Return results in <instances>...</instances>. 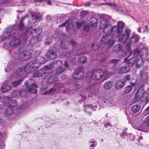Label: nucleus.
<instances>
[{
  "label": "nucleus",
  "mask_w": 149,
  "mask_h": 149,
  "mask_svg": "<svg viewBox=\"0 0 149 149\" xmlns=\"http://www.w3.org/2000/svg\"><path fill=\"white\" fill-rule=\"evenodd\" d=\"M46 61L45 59L42 57H38L30 61L24 67L19 68L16 72H13L10 75V79H13L17 76L22 75L24 72L30 73L39 68L41 64Z\"/></svg>",
  "instance_id": "obj_1"
},
{
  "label": "nucleus",
  "mask_w": 149,
  "mask_h": 149,
  "mask_svg": "<svg viewBox=\"0 0 149 149\" xmlns=\"http://www.w3.org/2000/svg\"><path fill=\"white\" fill-rule=\"evenodd\" d=\"M135 98L137 100H141V103L143 107L149 102L148 94L144 93V90L142 88H140L138 90Z\"/></svg>",
  "instance_id": "obj_2"
},
{
  "label": "nucleus",
  "mask_w": 149,
  "mask_h": 149,
  "mask_svg": "<svg viewBox=\"0 0 149 149\" xmlns=\"http://www.w3.org/2000/svg\"><path fill=\"white\" fill-rule=\"evenodd\" d=\"M109 17L104 16L99 25L100 28L103 29V32L106 33H112V28L110 26V19Z\"/></svg>",
  "instance_id": "obj_3"
},
{
  "label": "nucleus",
  "mask_w": 149,
  "mask_h": 149,
  "mask_svg": "<svg viewBox=\"0 0 149 149\" xmlns=\"http://www.w3.org/2000/svg\"><path fill=\"white\" fill-rule=\"evenodd\" d=\"M134 57L130 58L127 63L128 65L130 67L133 66L135 63L137 68H140L143 65V62L142 58L139 59V55L137 52H133Z\"/></svg>",
  "instance_id": "obj_4"
},
{
  "label": "nucleus",
  "mask_w": 149,
  "mask_h": 149,
  "mask_svg": "<svg viewBox=\"0 0 149 149\" xmlns=\"http://www.w3.org/2000/svg\"><path fill=\"white\" fill-rule=\"evenodd\" d=\"M42 32V29L40 28H38L32 30L31 33L34 34L36 36L30 39L29 43L30 45L32 47H37L38 42V40L37 36L40 35Z\"/></svg>",
  "instance_id": "obj_5"
},
{
  "label": "nucleus",
  "mask_w": 149,
  "mask_h": 149,
  "mask_svg": "<svg viewBox=\"0 0 149 149\" xmlns=\"http://www.w3.org/2000/svg\"><path fill=\"white\" fill-rule=\"evenodd\" d=\"M104 33L105 35L102 38L101 42L103 44H108L109 46L111 47L116 40V36L111 33Z\"/></svg>",
  "instance_id": "obj_6"
},
{
  "label": "nucleus",
  "mask_w": 149,
  "mask_h": 149,
  "mask_svg": "<svg viewBox=\"0 0 149 149\" xmlns=\"http://www.w3.org/2000/svg\"><path fill=\"white\" fill-rule=\"evenodd\" d=\"M21 42V40L19 37L13 36L8 44H4V46L8 49H9L10 48H15L20 45Z\"/></svg>",
  "instance_id": "obj_7"
},
{
  "label": "nucleus",
  "mask_w": 149,
  "mask_h": 149,
  "mask_svg": "<svg viewBox=\"0 0 149 149\" xmlns=\"http://www.w3.org/2000/svg\"><path fill=\"white\" fill-rule=\"evenodd\" d=\"M18 52L19 54L18 58L20 61H27L30 58L31 54L29 51L25 50L22 48H20L18 49Z\"/></svg>",
  "instance_id": "obj_8"
},
{
  "label": "nucleus",
  "mask_w": 149,
  "mask_h": 149,
  "mask_svg": "<svg viewBox=\"0 0 149 149\" xmlns=\"http://www.w3.org/2000/svg\"><path fill=\"white\" fill-rule=\"evenodd\" d=\"M104 71L101 69H97L91 71L88 73V75H91L93 80H98L101 79L104 76Z\"/></svg>",
  "instance_id": "obj_9"
},
{
  "label": "nucleus",
  "mask_w": 149,
  "mask_h": 149,
  "mask_svg": "<svg viewBox=\"0 0 149 149\" xmlns=\"http://www.w3.org/2000/svg\"><path fill=\"white\" fill-rule=\"evenodd\" d=\"M131 33V31L128 29H126L124 32L122 31V33L119 36H116V38L117 37H118V40L122 41L124 43H127L129 39V37Z\"/></svg>",
  "instance_id": "obj_10"
},
{
  "label": "nucleus",
  "mask_w": 149,
  "mask_h": 149,
  "mask_svg": "<svg viewBox=\"0 0 149 149\" xmlns=\"http://www.w3.org/2000/svg\"><path fill=\"white\" fill-rule=\"evenodd\" d=\"M124 25V24L123 22H119L118 23V26H114L112 27V34L116 36L120 35L122 33V29Z\"/></svg>",
  "instance_id": "obj_11"
},
{
  "label": "nucleus",
  "mask_w": 149,
  "mask_h": 149,
  "mask_svg": "<svg viewBox=\"0 0 149 149\" xmlns=\"http://www.w3.org/2000/svg\"><path fill=\"white\" fill-rule=\"evenodd\" d=\"M24 85L27 88V90L31 93H37L36 88H38L39 86L34 84H31L30 82L27 81L25 83Z\"/></svg>",
  "instance_id": "obj_12"
},
{
  "label": "nucleus",
  "mask_w": 149,
  "mask_h": 149,
  "mask_svg": "<svg viewBox=\"0 0 149 149\" xmlns=\"http://www.w3.org/2000/svg\"><path fill=\"white\" fill-rule=\"evenodd\" d=\"M53 67L57 69L56 71V74H59L64 71L65 69L63 68H61L63 65L62 62L59 60L54 61L53 62Z\"/></svg>",
  "instance_id": "obj_13"
},
{
  "label": "nucleus",
  "mask_w": 149,
  "mask_h": 149,
  "mask_svg": "<svg viewBox=\"0 0 149 149\" xmlns=\"http://www.w3.org/2000/svg\"><path fill=\"white\" fill-rule=\"evenodd\" d=\"M15 31L13 27L8 28L6 29L5 32L1 38H3V40L9 38L11 36L14 35Z\"/></svg>",
  "instance_id": "obj_14"
},
{
  "label": "nucleus",
  "mask_w": 149,
  "mask_h": 149,
  "mask_svg": "<svg viewBox=\"0 0 149 149\" xmlns=\"http://www.w3.org/2000/svg\"><path fill=\"white\" fill-rule=\"evenodd\" d=\"M139 76L142 82H146L147 79V73L146 70L145 69L141 70L140 72Z\"/></svg>",
  "instance_id": "obj_15"
},
{
  "label": "nucleus",
  "mask_w": 149,
  "mask_h": 149,
  "mask_svg": "<svg viewBox=\"0 0 149 149\" xmlns=\"http://www.w3.org/2000/svg\"><path fill=\"white\" fill-rule=\"evenodd\" d=\"M140 38L139 36L133 35L129 39L127 42V45H130L133 43H136Z\"/></svg>",
  "instance_id": "obj_16"
},
{
  "label": "nucleus",
  "mask_w": 149,
  "mask_h": 149,
  "mask_svg": "<svg viewBox=\"0 0 149 149\" xmlns=\"http://www.w3.org/2000/svg\"><path fill=\"white\" fill-rule=\"evenodd\" d=\"M96 106H93L91 105H87L84 106V111L86 113L90 114H91V110L95 111L96 109Z\"/></svg>",
  "instance_id": "obj_17"
},
{
  "label": "nucleus",
  "mask_w": 149,
  "mask_h": 149,
  "mask_svg": "<svg viewBox=\"0 0 149 149\" xmlns=\"http://www.w3.org/2000/svg\"><path fill=\"white\" fill-rule=\"evenodd\" d=\"M125 85L124 81L123 80L118 81L116 82L115 84V88L117 90L123 88Z\"/></svg>",
  "instance_id": "obj_18"
},
{
  "label": "nucleus",
  "mask_w": 149,
  "mask_h": 149,
  "mask_svg": "<svg viewBox=\"0 0 149 149\" xmlns=\"http://www.w3.org/2000/svg\"><path fill=\"white\" fill-rule=\"evenodd\" d=\"M47 57L51 59H54L57 57L56 53L53 50H50L46 53Z\"/></svg>",
  "instance_id": "obj_19"
},
{
  "label": "nucleus",
  "mask_w": 149,
  "mask_h": 149,
  "mask_svg": "<svg viewBox=\"0 0 149 149\" xmlns=\"http://www.w3.org/2000/svg\"><path fill=\"white\" fill-rule=\"evenodd\" d=\"M148 49L145 48H143L141 50L139 53L138 52H135L138 53L139 57L141 55V56H143V57L145 58L148 55Z\"/></svg>",
  "instance_id": "obj_20"
},
{
  "label": "nucleus",
  "mask_w": 149,
  "mask_h": 149,
  "mask_svg": "<svg viewBox=\"0 0 149 149\" xmlns=\"http://www.w3.org/2000/svg\"><path fill=\"white\" fill-rule=\"evenodd\" d=\"M130 70L129 67L124 66L120 68L118 70V72L120 74H124L128 72Z\"/></svg>",
  "instance_id": "obj_21"
},
{
  "label": "nucleus",
  "mask_w": 149,
  "mask_h": 149,
  "mask_svg": "<svg viewBox=\"0 0 149 149\" xmlns=\"http://www.w3.org/2000/svg\"><path fill=\"white\" fill-rule=\"evenodd\" d=\"M11 88V86L8 84H5L1 88V91L3 93H6Z\"/></svg>",
  "instance_id": "obj_22"
},
{
  "label": "nucleus",
  "mask_w": 149,
  "mask_h": 149,
  "mask_svg": "<svg viewBox=\"0 0 149 149\" xmlns=\"http://www.w3.org/2000/svg\"><path fill=\"white\" fill-rule=\"evenodd\" d=\"M140 106L138 104H136L132 106L131 110L133 112L136 113L139 111L140 109Z\"/></svg>",
  "instance_id": "obj_23"
},
{
  "label": "nucleus",
  "mask_w": 149,
  "mask_h": 149,
  "mask_svg": "<svg viewBox=\"0 0 149 149\" xmlns=\"http://www.w3.org/2000/svg\"><path fill=\"white\" fill-rule=\"evenodd\" d=\"M8 106H9V107H13L17 106V104L16 102L13 100H11L8 101Z\"/></svg>",
  "instance_id": "obj_24"
},
{
  "label": "nucleus",
  "mask_w": 149,
  "mask_h": 149,
  "mask_svg": "<svg viewBox=\"0 0 149 149\" xmlns=\"http://www.w3.org/2000/svg\"><path fill=\"white\" fill-rule=\"evenodd\" d=\"M32 17L33 19V22L35 23L37 21V19L40 20L42 18L41 15L37 16L35 14L32 15Z\"/></svg>",
  "instance_id": "obj_25"
},
{
  "label": "nucleus",
  "mask_w": 149,
  "mask_h": 149,
  "mask_svg": "<svg viewBox=\"0 0 149 149\" xmlns=\"http://www.w3.org/2000/svg\"><path fill=\"white\" fill-rule=\"evenodd\" d=\"M91 26H93L96 27L97 26V19L95 18H91L90 19Z\"/></svg>",
  "instance_id": "obj_26"
},
{
  "label": "nucleus",
  "mask_w": 149,
  "mask_h": 149,
  "mask_svg": "<svg viewBox=\"0 0 149 149\" xmlns=\"http://www.w3.org/2000/svg\"><path fill=\"white\" fill-rule=\"evenodd\" d=\"M112 83L111 81H108L104 85V88L106 90L110 89L112 86Z\"/></svg>",
  "instance_id": "obj_27"
},
{
  "label": "nucleus",
  "mask_w": 149,
  "mask_h": 149,
  "mask_svg": "<svg viewBox=\"0 0 149 149\" xmlns=\"http://www.w3.org/2000/svg\"><path fill=\"white\" fill-rule=\"evenodd\" d=\"M122 48V46L120 45H115L113 48V51L116 53L118 52Z\"/></svg>",
  "instance_id": "obj_28"
},
{
  "label": "nucleus",
  "mask_w": 149,
  "mask_h": 149,
  "mask_svg": "<svg viewBox=\"0 0 149 149\" xmlns=\"http://www.w3.org/2000/svg\"><path fill=\"white\" fill-rule=\"evenodd\" d=\"M14 64L12 62L8 63L7 65V66L5 69L6 72H8L10 70V69L13 68Z\"/></svg>",
  "instance_id": "obj_29"
},
{
  "label": "nucleus",
  "mask_w": 149,
  "mask_h": 149,
  "mask_svg": "<svg viewBox=\"0 0 149 149\" xmlns=\"http://www.w3.org/2000/svg\"><path fill=\"white\" fill-rule=\"evenodd\" d=\"M23 80V79H21L18 80L13 82L11 84L12 86L15 87L21 83Z\"/></svg>",
  "instance_id": "obj_30"
},
{
  "label": "nucleus",
  "mask_w": 149,
  "mask_h": 149,
  "mask_svg": "<svg viewBox=\"0 0 149 149\" xmlns=\"http://www.w3.org/2000/svg\"><path fill=\"white\" fill-rule=\"evenodd\" d=\"M104 72V78L105 79L109 78L110 75L112 74V72H109L107 70H105Z\"/></svg>",
  "instance_id": "obj_31"
},
{
  "label": "nucleus",
  "mask_w": 149,
  "mask_h": 149,
  "mask_svg": "<svg viewBox=\"0 0 149 149\" xmlns=\"http://www.w3.org/2000/svg\"><path fill=\"white\" fill-rule=\"evenodd\" d=\"M79 72H75L73 74L72 77L75 79H79L81 77H80L79 75Z\"/></svg>",
  "instance_id": "obj_32"
},
{
  "label": "nucleus",
  "mask_w": 149,
  "mask_h": 149,
  "mask_svg": "<svg viewBox=\"0 0 149 149\" xmlns=\"http://www.w3.org/2000/svg\"><path fill=\"white\" fill-rule=\"evenodd\" d=\"M5 112L6 115H10L13 113V110L11 108L9 107L6 110Z\"/></svg>",
  "instance_id": "obj_33"
},
{
  "label": "nucleus",
  "mask_w": 149,
  "mask_h": 149,
  "mask_svg": "<svg viewBox=\"0 0 149 149\" xmlns=\"http://www.w3.org/2000/svg\"><path fill=\"white\" fill-rule=\"evenodd\" d=\"M132 89V88L130 86H128L125 88L124 91V93H128L130 92Z\"/></svg>",
  "instance_id": "obj_34"
},
{
  "label": "nucleus",
  "mask_w": 149,
  "mask_h": 149,
  "mask_svg": "<svg viewBox=\"0 0 149 149\" xmlns=\"http://www.w3.org/2000/svg\"><path fill=\"white\" fill-rule=\"evenodd\" d=\"M98 47L97 44L93 43L91 46V49L93 50H95L98 49Z\"/></svg>",
  "instance_id": "obj_35"
},
{
  "label": "nucleus",
  "mask_w": 149,
  "mask_h": 149,
  "mask_svg": "<svg viewBox=\"0 0 149 149\" xmlns=\"http://www.w3.org/2000/svg\"><path fill=\"white\" fill-rule=\"evenodd\" d=\"M42 76V73L40 72L39 71H36L33 74V76L34 77H41Z\"/></svg>",
  "instance_id": "obj_36"
},
{
  "label": "nucleus",
  "mask_w": 149,
  "mask_h": 149,
  "mask_svg": "<svg viewBox=\"0 0 149 149\" xmlns=\"http://www.w3.org/2000/svg\"><path fill=\"white\" fill-rule=\"evenodd\" d=\"M86 60V58L85 57L82 56L79 59V61L81 63H83L85 62Z\"/></svg>",
  "instance_id": "obj_37"
},
{
  "label": "nucleus",
  "mask_w": 149,
  "mask_h": 149,
  "mask_svg": "<svg viewBox=\"0 0 149 149\" xmlns=\"http://www.w3.org/2000/svg\"><path fill=\"white\" fill-rule=\"evenodd\" d=\"M134 128L135 129H137L138 130H140L142 131V132H146L147 131V130L146 129H145L144 128H143L142 127H134V126H133Z\"/></svg>",
  "instance_id": "obj_38"
},
{
  "label": "nucleus",
  "mask_w": 149,
  "mask_h": 149,
  "mask_svg": "<svg viewBox=\"0 0 149 149\" xmlns=\"http://www.w3.org/2000/svg\"><path fill=\"white\" fill-rule=\"evenodd\" d=\"M149 113V106L144 111L143 114L144 115L146 116Z\"/></svg>",
  "instance_id": "obj_39"
},
{
  "label": "nucleus",
  "mask_w": 149,
  "mask_h": 149,
  "mask_svg": "<svg viewBox=\"0 0 149 149\" xmlns=\"http://www.w3.org/2000/svg\"><path fill=\"white\" fill-rule=\"evenodd\" d=\"M52 40L50 38L46 39L45 41V43L47 45H48L51 43Z\"/></svg>",
  "instance_id": "obj_40"
},
{
  "label": "nucleus",
  "mask_w": 149,
  "mask_h": 149,
  "mask_svg": "<svg viewBox=\"0 0 149 149\" xmlns=\"http://www.w3.org/2000/svg\"><path fill=\"white\" fill-rule=\"evenodd\" d=\"M83 29L84 31H88L90 29V26L89 25L86 24L84 26Z\"/></svg>",
  "instance_id": "obj_41"
},
{
  "label": "nucleus",
  "mask_w": 149,
  "mask_h": 149,
  "mask_svg": "<svg viewBox=\"0 0 149 149\" xmlns=\"http://www.w3.org/2000/svg\"><path fill=\"white\" fill-rule=\"evenodd\" d=\"M120 60L118 59H111L110 60V62L112 63H116L118 62Z\"/></svg>",
  "instance_id": "obj_42"
},
{
  "label": "nucleus",
  "mask_w": 149,
  "mask_h": 149,
  "mask_svg": "<svg viewBox=\"0 0 149 149\" xmlns=\"http://www.w3.org/2000/svg\"><path fill=\"white\" fill-rule=\"evenodd\" d=\"M130 136V138L131 140L133 141L134 140L135 138V136L131 134H129Z\"/></svg>",
  "instance_id": "obj_43"
},
{
  "label": "nucleus",
  "mask_w": 149,
  "mask_h": 149,
  "mask_svg": "<svg viewBox=\"0 0 149 149\" xmlns=\"http://www.w3.org/2000/svg\"><path fill=\"white\" fill-rule=\"evenodd\" d=\"M19 28L20 30H22L24 28V26L23 23H22V20H21L20 21L19 24Z\"/></svg>",
  "instance_id": "obj_44"
},
{
  "label": "nucleus",
  "mask_w": 149,
  "mask_h": 149,
  "mask_svg": "<svg viewBox=\"0 0 149 149\" xmlns=\"http://www.w3.org/2000/svg\"><path fill=\"white\" fill-rule=\"evenodd\" d=\"M144 121L146 122L147 124L149 125V116H148L144 120Z\"/></svg>",
  "instance_id": "obj_45"
},
{
  "label": "nucleus",
  "mask_w": 149,
  "mask_h": 149,
  "mask_svg": "<svg viewBox=\"0 0 149 149\" xmlns=\"http://www.w3.org/2000/svg\"><path fill=\"white\" fill-rule=\"evenodd\" d=\"M130 75H127L124 77L125 79L126 80H130Z\"/></svg>",
  "instance_id": "obj_46"
},
{
  "label": "nucleus",
  "mask_w": 149,
  "mask_h": 149,
  "mask_svg": "<svg viewBox=\"0 0 149 149\" xmlns=\"http://www.w3.org/2000/svg\"><path fill=\"white\" fill-rule=\"evenodd\" d=\"M76 24L78 28H80L82 25V23H80L79 22L76 23Z\"/></svg>",
  "instance_id": "obj_47"
},
{
  "label": "nucleus",
  "mask_w": 149,
  "mask_h": 149,
  "mask_svg": "<svg viewBox=\"0 0 149 149\" xmlns=\"http://www.w3.org/2000/svg\"><path fill=\"white\" fill-rule=\"evenodd\" d=\"M52 79V77H50L49 78V79L48 80V82H49V83L50 84L53 83H54V80H53V81H50Z\"/></svg>",
  "instance_id": "obj_48"
},
{
  "label": "nucleus",
  "mask_w": 149,
  "mask_h": 149,
  "mask_svg": "<svg viewBox=\"0 0 149 149\" xmlns=\"http://www.w3.org/2000/svg\"><path fill=\"white\" fill-rule=\"evenodd\" d=\"M5 148L4 144L3 143H2L1 145L0 146V149H3Z\"/></svg>",
  "instance_id": "obj_49"
},
{
  "label": "nucleus",
  "mask_w": 149,
  "mask_h": 149,
  "mask_svg": "<svg viewBox=\"0 0 149 149\" xmlns=\"http://www.w3.org/2000/svg\"><path fill=\"white\" fill-rule=\"evenodd\" d=\"M68 24L67 22H65L63 23L62 24L60 25V26H61L63 27V26H65L66 25H68Z\"/></svg>",
  "instance_id": "obj_50"
},
{
  "label": "nucleus",
  "mask_w": 149,
  "mask_h": 149,
  "mask_svg": "<svg viewBox=\"0 0 149 149\" xmlns=\"http://www.w3.org/2000/svg\"><path fill=\"white\" fill-rule=\"evenodd\" d=\"M145 29L144 30V32H147L148 31V27L146 25L145 26Z\"/></svg>",
  "instance_id": "obj_51"
},
{
  "label": "nucleus",
  "mask_w": 149,
  "mask_h": 149,
  "mask_svg": "<svg viewBox=\"0 0 149 149\" xmlns=\"http://www.w3.org/2000/svg\"><path fill=\"white\" fill-rule=\"evenodd\" d=\"M70 43L73 45H76V42L73 40H71L70 42Z\"/></svg>",
  "instance_id": "obj_52"
},
{
  "label": "nucleus",
  "mask_w": 149,
  "mask_h": 149,
  "mask_svg": "<svg viewBox=\"0 0 149 149\" xmlns=\"http://www.w3.org/2000/svg\"><path fill=\"white\" fill-rule=\"evenodd\" d=\"M64 66L66 67H68V63L66 61H65L64 63Z\"/></svg>",
  "instance_id": "obj_53"
},
{
  "label": "nucleus",
  "mask_w": 149,
  "mask_h": 149,
  "mask_svg": "<svg viewBox=\"0 0 149 149\" xmlns=\"http://www.w3.org/2000/svg\"><path fill=\"white\" fill-rule=\"evenodd\" d=\"M61 47L63 49H65L66 48V47H63V45H64V44L63 43V42H62L61 43Z\"/></svg>",
  "instance_id": "obj_54"
},
{
  "label": "nucleus",
  "mask_w": 149,
  "mask_h": 149,
  "mask_svg": "<svg viewBox=\"0 0 149 149\" xmlns=\"http://www.w3.org/2000/svg\"><path fill=\"white\" fill-rule=\"evenodd\" d=\"M46 1L48 4L49 5H51L52 2L51 1H50V0H47Z\"/></svg>",
  "instance_id": "obj_55"
},
{
  "label": "nucleus",
  "mask_w": 149,
  "mask_h": 149,
  "mask_svg": "<svg viewBox=\"0 0 149 149\" xmlns=\"http://www.w3.org/2000/svg\"><path fill=\"white\" fill-rule=\"evenodd\" d=\"M91 4V3L90 2H88L84 4V6H89Z\"/></svg>",
  "instance_id": "obj_56"
},
{
  "label": "nucleus",
  "mask_w": 149,
  "mask_h": 149,
  "mask_svg": "<svg viewBox=\"0 0 149 149\" xmlns=\"http://www.w3.org/2000/svg\"><path fill=\"white\" fill-rule=\"evenodd\" d=\"M47 66H45L43 68H41V70H46V69H47Z\"/></svg>",
  "instance_id": "obj_57"
},
{
  "label": "nucleus",
  "mask_w": 149,
  "mask_h": 149,
  "mask_svg": "<svg viewBox=\"0 0 149 149\" xmlns=\"http://www.w3.org/2000/svg\"><path fill=\"white\" fill-rule=\"evenodd\" d=\"M96 145H95V143H93L90 145V146L91 147H95Z\"/></svg>",
  "instance_id": "obj_58"
},
{
  "label": "nucleus",
  "mask_w": 149,
  "mask_h": 149,
  "mask_svg": "<svg viewBox=\"0 0 149 149\" xmlns=\"http://www.w3.org/2000/svg\"><path fill=\"white\" fill-rule=\"evenodd\" d=\"M55 91V89L54 88H51L49 91V93H51L52 92H54Z\"/></svg>",
  "instance_id": "obj_59"
},
{
  "label": "nucleus",
  "mask_w": 149,
  "mask_h": 149,
  "mask_svg": "<svg viewBox=\"0 0 149 149\" xmlns=\"http://www.w3.org/2000/svg\"><path fill=\"white\" fill-rule=\"evenodd\" d=\"M108 5L110 6H115V4H114L111 3H108Z\"/></svg>",
  "instance_id": "obj_60"
},
{
  "label": "nucleus",
  "mask_w": 149,
  "mask_h": 149,
  "mask_svg": "<svg viewBox=\"0 0 149 149\" xmlns=\"http://www.w3.org/2000/svg\"><path fill=\"white\" fill-rule=\"evenodd\" d=\"M130 84H131V86H135V87L136 86V84H135L134 83H130Z\"/></svg>",
  "instance_id": "obj_61"
},
{
  "label": "nucleus",
  "mask_w": 149,
  "mask_h": 149,
  "mask_svg": "<svg viewBox=\"0 0 149 149\" xmlns=\"http://www.w3.org/2000/svg\"><path fill=\"white\" fill-rule=\"evenodd\" d=\"M141 27H139L137 31H138V32H139V33H140L141 32Z\"/></svg>",
  "instance_id": "obj_62"
},
{
  "label": "nucleus",
  "mask_w": 149,
  "mask_h": 149,
  "mask_svg": "<svg viewBox=\"0 0 149 149\" xmlns=\"http://www.w3.org/2000/svg\"><path fill=\"white\" fill-rule=\"evenodd\" d=\"M125 130H124L123 131V133H122V134H125V135H127V136H128V135H127V133H126V132H125Z\"/></svg>",
  "instance_id": "obj_63"
},
{
  "label": "nucleus",
  "mask_w": 149,
  "mask_h": 149,
  "mask_svg": "<svg viewBox=\"0 0 149 149\" xmlns=\"http://www.w3.org/2000/svg\"><path fill=\"white\" fill-rule=\"evenodd\" d=\"M110 125V123H107L105 125V126L107 127V125Z\"/></svg>",
  "instance_id": "obj_64"
}]
</instances>
